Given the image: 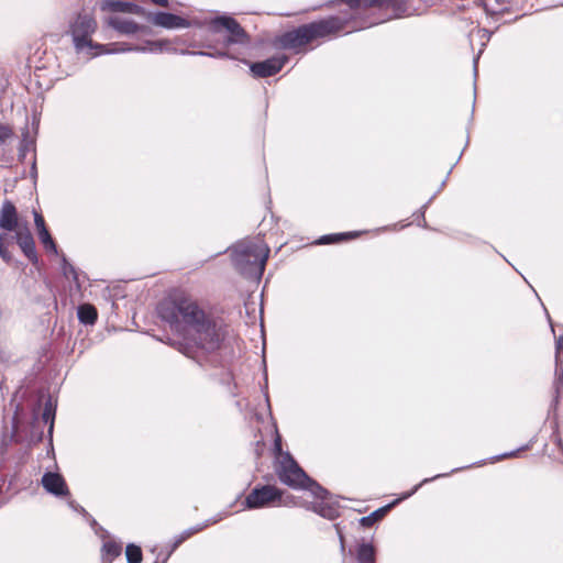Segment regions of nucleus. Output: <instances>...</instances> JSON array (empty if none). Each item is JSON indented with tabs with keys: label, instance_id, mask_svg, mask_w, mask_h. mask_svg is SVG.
Wrapping results in <instances>:
<instances>
[{
	"label": "nucleus",
	"instance_id": "1",
	"mask_svg": "<svg viewBox=\"0 0 563 563\" xmlns=\"http://www.w3.org/2000/svg\"><path fill=\"white\" fill-rule=\"evenodd\" d=\"M158 314L172 330L184 332L189 341L205 353L218 351L224 340L222 325L190 298L162 302L158 306Z\"/></svg>",
	"mask_w": 563,
	"mask_h": 563
},
{
	"label": "nucleus",
	"instance_id": "2",
	"mask_svg": "<svg viewBox=\"0 0 563 563\" xmlns=\"http://www.w3.org/2000/svg\"><path fill=\"white\" fill-rule=\"evenodd\" d=\"M268 255L269 247L261 239L243 240L233 246L232 262L241 275L260 280Z\"/></svg>",
	"mask_w": 563,
	"mask_h": 563
},
{
	"label": "nucleus",
	"instance_id": "3",
	"mask_svg": "<svg viewBox=\"0 0 563 563\" xmlns=\"http://www.w3.org/2000/svg\"><path fill=\"white\" fill-rule=\"evenodd\" d=\"M346 24L347 21L341 16H329L328 19L303 24L284 33L279 37V43L285 49H298L313 40L344 31Z\"/></svg>",
	"mask_w": 563,
	"mask_h": 563
},
{
	"label": "nucleus",
	"instance_id": "4",
	"mask_svg": "<svg viewBox=\"0 0 563 563\" xmlns=\"http://www.w3.org/2000/svg\"><path fill=\"white\" fill-rule=\"evenodd\" d=\"M276 473L279 481L291 488L308 489L319 499H324L329 495L325 488L306 474L289 452H286L279 459Z\"/></svg>",
	"mask_w": 563,
	"mask_h": 563
},
{
	"label": "nucleus",
	"instance_id": "5",
	"mask_svg": "<svg viewBox=\"0 0 563 563\" xmlns=\"http://www.w3.org/2000/svg\"><path fill=\"white\" fill-rule=\"evenodd\" d=\"M97 29V22L93 16L89 13H78L76 19L69 25V33L73 38L74 47L76 52H89L92 49L103 48V44H95L91 40V35Z\"/></svg>",
	"mask_w": 563,
	"mask_h": 563
},
{
	"label": "nucleus",
	"instance_id": "6",
	"mask_svg": "<svg viewBox=\"0 0 563 563\" xmlns=\"http://www.w3.org/2000/svg\"><path fill=\"white\" fill-rule=\"evenodd\" d=\"M282 490L272 485L255 487L246 496L244 505L249 509H258L280 505Z\"/></svg>",
	"mask_w": 563,
	"mask_h": 563
},
{
	"label": "nucleus",
	"instance_id": "7",
	"mask_svg": "<svg viewBox=\"0 0 563 563\" xmlns=\"http://www.w3.org/2000/svg\"><path fill=\"white\" fill-rule=\"evenodd\" d=\"M220 27H223L229 32V36L225 40V44H246L249 42V35L241 24L229 15H218L210 22V29L213 33L220 32Z\"/></svg>",
	"mask_w": 563,
	"mask_h": 563
},
{
	"label": "nucleus",
	"instance_id": "8",
	"mask_svg": "<svg viewBox=\"0 0 563 563\" xmlns=\"http://www.w3.org/2000/svg\"><path fill=\"white\" fill-rule=\"evenodd\" d=\"M287 62L286 55L274 56L263 62L252 63L250 69L255 77L266 78L277 74Z\"/></svg>",
	"mask_w": 563,
	"mask_h": 563
},
{
	"label": "nucleus",
	"instance_id": "9",
	"mask_svg": "<svg viewBox=\"0 0 563 563\" xmlns=\"http://www.w3.org/2000/svg\"><path fill=\"white\" fill-rule=\"evenodd\" d=\"M10 240H15L16 244L31 263H37L38 256L35 249V241L27 227L18 230L13 236H10Z\"/></svg>",
	"mask_w": 563,
	"mask_h": 563
},
{
	"label": "nucleus",
	"instance_id": "10",
	"mask_svg": "<svg viewBox=\"0 0 563 563\" xmlns=\"http://www.w3.org/2000/svg\"><path fill=\"white\" fill-rule=\"evenodd\" d=\"M147 20L156 26H161L168 30L188 27L190 25L188 20L177 14L162 11L156 13H148Z\"/></svg>",
	"mask_w": 563,
	"mask_h": 563
},
{
	"label": "nucleus",
	"instance_id": "11",
	"mask_svg": "<svg viewBox=\"0 0 563 563\" xmlns=\"http://www.w3.org/2000/svg\"><path fill=\"white\" fill-rule=\"evenodd\" d=\"M344 3H346L351 9H357L361 5L364 7H387L391 8L397 16H401L402 14H406V9L402 8V4L399 2V0H342Z\"/></svg>",
	"mask_w": 563,
	"mask_h": 563
},
{
	"label": "nucleus",
	"instance_id": "12",
	"mask_svg": "<svg viewBox=\"0 0 563 563\" xmlns=\"http://www.w3.org/2000/svg\"><path fill=\"white\" fill-rule=\"evenodd\" d=\"M42 485L52 495L66 496L68 495L67 485L62 475L58 473L47 472L42 476Z\"/></svg>",
	"mask_w": 563,
	"mask_h": 563
},
{
	"label": "nucleus",
	"instance_id": "13",
	"mask_svg": "<svg viewBox=\"0 0 563 563\" xmlns=\"http://www.w3.org/2000/svg\"><path fill=\"white\" fill-rule=\"evenodd\" d=\"M18 227V212L15 206L4 200L0 210V229L5 231H14Z\"/></svg>",
	"mask_w": 563,
	"mask_h": 563
},
{
	"label": "nucleus",
	"instance_id": "14",
	"mask_svg": "<svg viewBox=\"0 0 563 563\" xmlns=\"http://www.w3.org/2000/svg\"><path fill=\"white\" fill-rule=\"evenodd\" d=\"M102 11L110 12H122V13H131V14H143L144 9L135 3L125 2L121 0H103L101 2Z\"/></svg>",
	"mask_w": 563,
	"mask_h": 563
},
{
	"label": "nucleus",
	"instance_id": "15",
	"mask_svg": "<svg viewBox=\"0 0 563 563\" xmlns=\"http://www.w3.org/2000/svg\"><path fill=\"white\" fill-rule=\"evenodd\" d=\"M109 25L121 34L131 35L141 30V26L132 20L122 19L120 16H111L108 21Z\"/></svg>",
	"mask_w": 563,
	"mask_h": 563
},
{
	"label": "nucleus",
	"instance_id": "16",
	"mask_svg": "<svg viewBox=\"0 0 563 563\" xmlns=\"http://www.w3.org/2000/svg\"><path fill=\"white\" fill-rule=\"evenodd\" d=\"M96 49H97V52L91 53L92 56H97L100 54H117V53H124V52H131V51L145 52L144 47H140V46L133 47L126 43L108 44V45H104L103 48H96Z\"/></svg>",
	"mask_w": 563,
	"mask_h": 563
},
{
	"label": "nucleus",
	"instance_id": "17",
	"mask_svg": "<svg viewBox=\"0 0 563 563\" xmlns=\"http://www.w3.org/2000/svg\"><path fill=\"white\" fill-rule=\"evenodd\" d=\"M77 317L82 324L92 325L97 321L98 312L92 305L82 303L77 308Z\"/></svg>",
	"mask_w": 563,
	"mask_h": 563
},
{
	"label": "nucleus",
	"instance_id": "18",
	"mask_svg": "<svg viewBox=\"0 0 563 563\" xmlns=\"http://www.w3.org/2000/svg\"><path fill=\"white\" fill-rule=\"evenodd\" d=\"M396 504V501L389 504V505H386L384 507H380L378 509H376L375 511H373L372 514H369L368 516H365V517H362L358 522L362 527H372L374 526L377 521L382 520L386 514L388 512V510Z\"/></svg>",
	"mask_w": 563,
	"mask_h": 563
},
{
	"label": "nucleus",
	"instance_id": "19",
	"mask_svg": "<svg viewBox=\"0 0 563 563\" xmlns=\"http://www.w3.org/2000/svg\"><path fill=\"white\" fill-rule=\"evenodd\" d=\"M360 234H361V232H358V231L325 234L319 239L318 244L339 243L342 241H347V240L354 239V238L358 236Z\"/></svg>",
	"mask_w": 563,
	"mask_h": 563
},
{
	"label": "nucleus",
	"instance_id": "20",
	"mask_svg": "<svg viewBox=\"0 0 563 563\" xmlns=\"http://www.w3.org/2000/svg\"><path fill=\"white\" fill-rule=\"evenodd\" d=\"M328 498V496L324 499H321L322 503L317 504L313 507V510L320 515L323 518H327L329 520H333L339 517V508L334 505H330L324 503V500Z\"/></svg>",
	"mask_w": 563,
	"mask_h": 563
},
{
	"label": "nucleus",
	"instance_id": "21",
	"mask_svg": "<svg viewBox=\"0 0 563 563\" xmlns=\"http://www.w3.org/2000/svg\"><path fill=\"white\" fill-rule=\"evenodd\" d=\"M358 563H375V549L371 543H361L357 548Z\"/></svg>",
	"mask_w": 563,
	"mask_h": 563
},
{
	"label": "nucleus",
	"instance_id": "22",
	"mask_svg": "<svg viewBox=\"0 0 563 563\" xmlns=\"http://www.w3.org/2000/svg\"><path fill=\"white\" fill-rule=\"evenodd\" d=\"M54 418H55V407L52 404V399L49 398L45 402L44 410L42 412V419L44 423H48V432L52 434L54 428Z\"/></svg>",
	"mask_w": 563,
	"mask_h": 563
},
{
	"label": "nucleus",
	"instance_id": "23",
	"mask_svg": "<svg viewBox=\"0 0 563 563\" xmlns=\"http://www.w3.org/2000/svg\"><path fill=\"white\" fill-rule=\"evenodd\" d=\"M11 243H12V241L10 240V236L8 234H5V233L0 234V257L5 263H11L12 258H13L11 252L8 249V246Z\"/></svg>",
	"mask_w": 563,
	"mask_h": 563
},
{
	"label": "nucleus",
	"instance_id": "24",
	"mask_svg": "<svg viewBox=\"0 0 563 563\" xmlns=\"http://www.w3.org/2000/svg\"><path fill=\"white\" fill-rule=\"evenodd\" d=\"M125 556L128 563H141L142 550L139 545L130 543L125 548Z\"/></svg>",
	"mask_w": 563,
	"mask_h": 563
},
{
	"label": "nucleus",
	"instance_id": "25",
	"mask_svg": "<svg viewBox=\"0 0 563 563\" xmlns=\"http://www.w3.org/2000/svg\"><path fill=\"white\" fill-rule=\"evenodd\" d=\"M102 550L110 558V560H113L121 554L122 547L115 541H107L103 543Z\"/></svg>",
	"mask_w": 563,
	"mask_h": 563
},
{
	"label": "nucleus",
	"instance_id": "26",
	"mask_svg": "<svg viewBox=\"0 0 563 563\" xmlns=\"http://www.w3.org/2000/svg\"><path fill=\"white\" fill-rule=\"evenodd\" d=\"M38 239L47 251H51L54 254L58 253L57 246H56L53 238L51 236L48 230H42V232H40V234H38Z\"/></svg>",
	"mask_w": 563,
	"mask_h": 563
},
{
	"label": "nucleus",
	"instance_id": "27",
	"mask_svg": "<svg viewBox=\"0 0 563 563\" xmlns=\"http://www.w3.org/2000/svg\"><path fill=\"white\" fill-rule=\"evenodd\" d=\"M62 271L66 278H71L78 284V274L76 268L67 261L66 256H62Z\"/></svg>",
	"mask_w": 563,
	"mask_h": 563
},
{
	"label": "nucleus",
	"instance_id": "28",
	"mask_svg": "<svg viewBox=\"0 0 563 563\" xmlns=\"http://www.w3.org/2000/svg\"><path fill=\"white\" fill-rule=\"evenodd\" d=\"M464 467H459V468H454L452 470L450 473H444V474H438V475H434L433 477L431 478H424L421 483H419L418 485H416L413 487V489L409 493H406L404 496H402V499H406L408 497H410L411 495H413L422 485L429 483V482H432L437 478H441V477H445V476H449L451 473H454V472H457V471H461L463 470Z\"/></svg>",
	"mask_w": 563,
	"mask_h": 563
},
{
	"label": "nucleus",
	"instance_id": "29",
	"mask_svg": "<svg viewBox=\"0 0 563 563\" xmlns=\"http://www.w3.org/2000/svg\"><path fill=\"white\" fill-rule=\"evenodd\" d=\"M27 135H29V132L26 131L25 135H24V139L21 143V146L19 148V152H20V156L21 157H25L26 153L31 150V147L33 146V141L31 140H27Z\"/></svg>",
	"mask_w": 563,
	"mask_h": 563
},
{
	"label": "nucleus",
	"instance_id": "30",
	"mask_svg": "<svg viewBox=\"0 0 563 563\" xmlns=\"http://www.w3.org/2000/svg\"><path fill=\"white\" fill-rule=\"evenodd\" d=\"M188 54L190 55H200V56H209V57H220V58H223V57H229V54L227 52H217V53H208V52H203V51H192V52H188Z\"/></svg>",
	"mask_w": 563,
	"mask_h": 563
},
{
	"label": "nucleus",
	"instance_id": "31",
	"mask_svg": "<svg viewBox=\"0 0 563 563\" xmlns=\"http://www.w3.org/2000/svg\"><path fill=\"white\" fill-rule=\"evenodd\" d=\"M34 223L37 229V233L42 232V230H47L45 225L44 218L38 212L34 211Z\"/></svg>",
	"mask_w": 563,
	"mask_h": 563
},
{
	"label": "nucleus",
	"instance_id": "32",
	"mask_svg": "<svg viewBox=\"0 0 563 563\" xmlns=\"http://www.w3.org/2000/svg\"><path fill=\"white\" fill-rule=\"evenodd\" d=\"M201 528L190 529L185 531L174 543V549H176L183 541L192 536L195 532H198Z\"/></svg>",
	"mask_w": 563,
	"mask_h": 563
},
{
	"label": "nucleus",
	"instance_id": "33",
	"mask_svg": "<svg viewBox=\"0 0 563 563\" xmlns=\"http://www.w3.org/2000/svg\"><path fill=\"white\" fill-rule=\"evenodd\" d=\"M560 353H563V334L560 335L558 339H556V342H555V362H556V365L559 364V355Z\"/></svg>",
	"mask_w": 563,
	"mask_h": 563
},
{
	"label": "nucleus",
	"instance_id": "34",
	"mask_svg": "<svg viewBox=\"0 0 563 563\" xmlns=\"http://www.w3.org/2000/svg\"><path fill=\"white\" fill-rule=\"evenodd\" d=\"M12 131L9 126L0 124V142H4L8 137H10Z\"/></svg>",
	"mask_w": 563,
	"mask_h": 563
},
{
	"label": "nucleus",
	"instance_id": "35",
	"mask_svg": "<svg viewBox=\"0 0 563 563\" xmlns=\"http://www.w3.org/2000/svg\"><path fill=\"white\" fill-rule=\"evenodd\" d=\"M334 528L336 530V533H338V537H339V540H340L341 551L344 552V550H345V540H344V536H343V532L341 530L340 523H335Z\"/></svg>",
	"mask_w": 563,
	"mask_h": 563
},
{
	"label": "nucleus",
	"instance_id": "36",
	"mask_svg": "<svg viewBox=\"0 0 563 563\" xmlns=\"http://www.w3.org/2000/svg\"><path fill=\"white\" fill-rule=\"evenodd\" d=\"M526 449H528V445L522 446V448H520V449H518V450H515V451L508 452V453H504V454H501V455H499V456H496L494 460H495V461H499V460H501V459L514 457V456H516V455H517V453H518L519 451H522V450H526Z\"/></svg>",
	"mask_w": 563,
	"mask_h": 563
},
{
	"label": "nucleus",
	"instance_id": "37",
	"mask_svg": "<svg viewBox=\"0 0 563 563\" xmlns=\"http://www.w3.org/2000/svg\"><path fill=\"white\" fill-rule=\"evenodd\" d=\"M274 446H275V450L280 454V456L284 454L282 453V439L279 435H277V438L275 439L274 441Z\"/></svg>",
	"mask_w": 563,
	"mask_h": 563
},
{
	"label": "nucleus",
	"instance_id": "38",
	"mask_svg": "<svg viewBox=\"0 0 563 563\" xmlns=\"http://www.w3.org/2000/svg\"><path fill=\"white\" fill-rule=\"evenodd\" d=\"M153 3L157 4V5H162V7H167L168 5V0H152Z\"/></svg>",
	"mask_w": 563,
	"mask_h": 563
},
{
	"label": "nucleus",
	"instance_id": "39",
	"mask_svg": "<svg viewBox=\"0 0 563 563\" xmlns=\"http://www.w3.org/2000/svg\"><path fill=\"white\" fill-rule=\"evenodd\" d=\"M478 57H479V56H477V57H475V58H474V73H475V75L477 74V62H478Z\"/></svg>",
	"mask_w": 563,
	"mask_h": 563
},
{
	"label": "nucleus",
	"instance_id": "40",
	"mask_svg": "<svg viewBox=\"0 0 563 563\" xmlns=\"http://www.w3.org/2000/svg\"><path fill=\"white\" fill-rule=\"evenodd\" d=\"M559 382L563 385V366L558 377Z\"/></svg>",
	"mask_w": 563,
	"mask_h": 563
},
{
	"label": "nucleus",
	"instance_id": "41",
	"mask_svg": "<svg viewBox=\"0 0 563 563\" xmlns=\"http://www.w3.org/2000/svg\"><path fill=\"white\" fill-rule=\"evenodd\" d=\"M166 561H167V558H164L163 561H159L158 559H156L154 561V563H166Z\"/></svg>",
	"mask_w": 563,
	"mask_h": 563
},
{
	"label": "nucleus",
	"instance_id": "42",
	"mask_svg": "<svg viewBox=\"0 0 563 563\" xmlns=\"http://www.w3.org/2000/svg\"><path fill=\"white\" fill-rule=\"evenodd\" d=\"M32 174H33L34 176L36 175L35 162L33 163V166H32Z\"/></svg>",
	"mask_w": 563,
	"mask_h": 563
},
{
	"label": "nucleus",
	"instance_id": "43",
	"mask_svg": "<svg viewBox=\"0 0 563 563\" xmlns=\"http://www.w3.org/2000/svg\"><path fill=\"white\" fill-rule=\"evenodd\" d=\"M13 424H14V428H16V416L13 417Z\"/></svg>",
	"mask_w": 563,
	"mask_h": 563
},
{
	"label": "nucleus",
	"instance_id": "44",
	"mask_svg": "<svg viewBox=\"0 0 563 563\" xmlns=\"http://www.w3.org/2000/svg\"><path fill=\"white\" fill-rule=\"evenodd\" d=\"M479 32H483L484 35H486L488 33L487 30H479Z\"/></svg>",
	"mask_w": 563,
	"mask_h": 563
}]
</instances>
